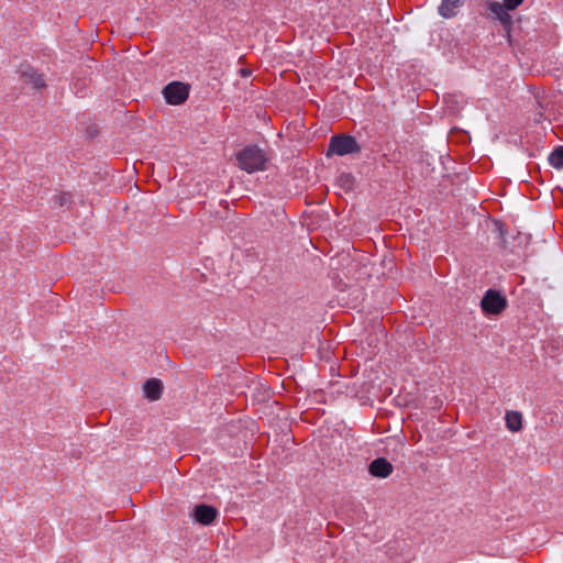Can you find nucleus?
I'll return each mask as SVG.
<instances>
[{
    "label": "nucleus",
    "instance_id": "f257e3e1",
    "mask_svg": "<svg viewBox=\"0 0 563 563\" xmlns=\"http://www.w3.org/2000/svg\"><path fill=\"white\" fill-rule=\"evenodd\" d=\"M236 161L242 170L253 174L265 170L268 158L257 145H249L236 154Z\"/></svg>",
    "mask_w": 563,
    "mask_h": 563
},
{
    "label": "nucleus",
    "instance_id": "f03ea898",
    "mask_svg": "<svg viewBox=\"0 0 563 563\" xmlns=\"http://www.w3.org/2000/svg\"><path fill=\"white\" fill-rule=\"evenodd\" d=\"M358 152H361V146L354 136L338 134L330 139L327 155L345 156Z\"/></svg>",
    "mask_w": 563,
    "mask_h": 563
},
{
    "label": "nucleus",
    "instance_id": "7ed1b4c3",
    "mask_svg": "<svg viewBox=\"0 0 563 563\" xmlns=\"http://www.w3.org/2000/svg\"><path fill=\"white\" fill-rule=\"evenodd\" d=\"M507 307L506 297L496 289H488L481 300V308L485 314H499Z\"/></svg>",
    "mask_w": 563,
    "mask_h": 563
},
{
    "label": "nucleus",
    "instance_id": "20e7f679",
    "mask_svg": "<svg viewBox=\"0 0 563 563\" xmlns=\"http://www.w3.org/2000/svg\"><path fill=\"white\" fill-rule=\"evenodd\" d=\"M165 101L172 106L184 103L189 96V85L181 81H172L162 91Z\"/></svg>",
    "mask_w": 563,
    "mask_h": 563
},
{
    "label": "nucleus",
    "instance_id": "39448f33",
    "mask_svg": "<svg viewBox=\"0 0 563 563\" xmlns=\"http://www.w3.org/2000/svg\"><path fill=\"white\" fill-rule=\"evenodd\" d=\"M219 511L217 508L206 504L197 505L192 510L194 519L202 526L211 525L217 519Z\"/></svg>",
    "mask_w": 563,
    "mask_h": 563
},
{
    "label": "nucleus",
    "instance_id": "423d86ee",
    "mask_svg": "<svg viewBox=\"0 0 563 563\" xmlns=\"http://www.w3.org/2000/svg\"><path fill=\"white\" fill-rule=\"evenodd\" d=\"M488 10L501 23L504 30L509 33L512 27V16L508 13L509 10L497 1H490Z\"/></svg>",
    "mask_w": 563,
    "mask_h": 563
},
{
    "label": "nucleus",
    "instance_id": "0eeeda50",
    "mask_svg": "<svg viewBox=\"0 0 563 563\" xmlns=\"http://www.w3.org/2000/svg\"><path fill=\"white\" fill-rule=\"evenodd\" d=\"M393 471V464L385 457H377L368 465V472L374 477L386 478Z\"/></svg>",
    "mask_w": 563,
    "mask_h": 563
},
{
    "label": "nucleus",
    "instance_id": "6e6552de",
    "mask_svg": "<svg viewBox=\"0 0 563 563\" xmlns=\"http://www.w3.org/2000/svg\"><path fill=\"white\" fill-rule=\"evenodd\" d=\"M143 390L148 400H158L162 397L163 383L157 378H150L144 383Z\"/></svg>",
    "mask_w": 563,
    "mask_h": 563
},
{
    "label": "nucleus",
    "instance_id": "1a4fd4ad",
    "mask_svg": "<svg viewBox=\"0 0 563 563\" xmlns=\"http://www.w3.org/2000/svg\"><path fill=\"white\" fill-rule=\"evenodd\" d=\"M463 4V0H442L439 5V14L444 19L454 18L459 13L460 7Z\"/></svg>",
    "mask_w": 563,
    "mask_h": 563
},
{
    "label": "nucleus",
    "instance_id": "9d476101",
    "mask_svg": "<svg viewBox=\"0 0 563 563\" xmlns=\"http://www.w3.org/2000/svg\"><path fill=\"white\" fill-rule=\"evenodd\" d=\"M21 76L26 82L31 84L33 88L40 89L45 87L43 76L30 66H26L25 69L21 70Z\"/></svg>",
    "mask_w": 563,
    "mask_h": 563
},
{
    "label": "nucleus",
    "instance_id": "9b49d317",
    "mask_svg": "<svg viewBox=\"0 0 563 563\" xmlns=\"http://www.w3.org/2000/svg\"><path fill=\"white\" fill-rule=\"evenodd\" d=\"M505 420L506 427L511 432H517L522 427V415L519 411H507Z\"/></svg>",
    "mask_w": 563,
    "mask_h": 563
},
{
    "label": "nucleus",
    "instance_id": "f8f14e48",
    "mask_svg": "<svg viewBox=\"0 0 563 563\" xmlns=\"http://www.w3.org/2000/svg\"><path fill=\"white\" fill-rule=\"evenodd\" d=\"M549 164L556 168H563V145L555 147L549 155Z\"/></svg>",
    "mask_w": 563,
    "mask_h": 563
},
{
    "label": "nucleus",
    "instance_id": "ddd939ff",
    "mask_svg": "<svg viewBox=\"0 0 563 563\" xmlns=\"http://www.w3.org/2000/svg\"><path fill=\"white\" fill-rule=\"evenodd\" d=\"M53 199L56 206L64 207L71 202V195L69 192H60L55 195Z\"/></svg>",
    "mask_w": 563,
    "mask_h": 563
},
{
    "label": "nucleus",
    "instance_id": "4468645a",
    "mask_svg": "<svg viewBox=\"0 0 563 563\" xmlns=\"http://www.w3.org/2000/svg\"><path fill=\"white\" fill-rule=\"evenodd\" d=\"M522 2L523 0H504V3L501 4L511 11L517 9Z\"/></svg>",
    "mask_w": 563,
    "mask_h": 563
}]
</instances>
